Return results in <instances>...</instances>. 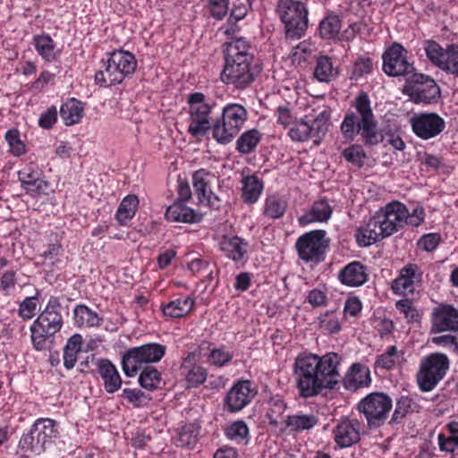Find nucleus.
<instances>
[{
  "label": "nucleus",
  "mask_w": 458,
  "mask_h": 458,
  "mask_svg": "<svg viewBox=\"0 0 458 458\" xmlns=\"http://www.w3.org/2000/svg\"><path fill=\"white\" fill-rule=\"evenodd\" d=\"M342 358L335 352L323 356L299 354L293 364V373L300 395L304 398L318 395L323 389H334L340 383L338 367Z\"/></svg>",
  "instance_id": "1"
},
{
  "label": "nucleus",
  "mask_w": 458,
  "mask_h": 458,
  "mask_svg": "<svg viewBox=\"0 0 458 458\" xmlns=\"http://www.w3.org/2000/svg\"><path fill=\"white\" fill-rule=\"evenodd\" d=\"M353 106L356 112L347 113L341 125L344 138L353 140L356 134H360L365 145L374 146L381 142L383 135L378 129L368 94L360 92Z\"/></svg>",
  "instance_id": "2"
},
{
  "label": "nucleus",
  "mask_w": 458,
  "mask_h": 458,
  "mask_svg": "<svg viewBox=\"0 0 458 458\" xmlns=\"http://www.w3.org/2000/svg\"><path fill=\"white\" fill-rule=\"evenodd\" d=\"M60 307L58 298L52 296L46 309L30 327L31 340L36 350L47 349V340L61 329L63 318L58 312Z\"/></svg>",
  "instance_id": "3"
},
{
  "label": "nucleus",
  "mask_w": 458,
  "mask_h": 458,
  "mask_svg": "<svg viewBox=\"0 0 458 458\" xmlns=\"http://www.w3.org/2000/svg\"><path fill=\"white\" fill-rule=\"evenodd\" d=\"M247 120L246 109L239 104H229L223 108L222 117L213 124V137L222 144L229 143Z\"/></svg>",
  "instance_id": "4"
},
{
  "label": "nucleus",
  "mask_w": 458,
  "mask_h": 458,
  "mask_svg": "<svg viewBox=\"0 0 458 458\" xmlns=\"http://www.w3.org/2000/svg\"><path fill=\"white\" fill-rule=\"evenodd\" d=\"M277 13L285 27V36L300 38L308 28V10L303 3L293 0H280Z\"/></svg>",
  "instance_id": "5"
},
{
  "label": "nucleus",
  "mask_w": 458,
  "mask_h": 458,
  "mask_svg": "<svg viewBox=\"0 0 458 458\" xmlns=\"http://www.w3.org/2000/svg\"><path fill=\"white\" fill-rule=\"evenodd\" d=\"M449 365V359L445 354L434 352L426 356L416 377L420 389L423 392L433 390L445 377Z\"/></svg>",
  "instance_id": "6"
},
{
  "label": "nucleus",
  "mask_w": 458,
  "mask_h": 458,
  "mask_svg": "<svg viewBox=\"0 0 458 458\" xmlns=\"http://www.w3.org/2000/svg\"><path fill=\"white\" fill-rule=\"evenodd\" d=\"M190 125L188 131L194 137L204 136L213 126L209 114L216 106L214 101L210 102L201 92H195L189 96Z\"/></svg>",
  "instance_id": "7"
},
{
  "label": "nucleus",
  "mask_w": 458,
  "mask_h": 458,
  "mask_svg": "<svg viewBox=\"0 0 458 458\" xmlns=\"http://www.w3.org/2000/svg\"><path fill=\"white\" fill-rule=\"evenodd\" d=\"M165 352V345L154 343L131 348L123 355V370L127 377H133L142 364L159 361Z\"/></svg>",
  "instance_id": "8"
},
{
  "label": "nucleus",
  "mask_w": 458,
  "mask_h": 458,
  "mask_svg": "<svg viewBox=\"0 0 458 458\" xmlns=\"http://www.w3.org/2000/svg\"><path fill=\"white\" fill-rule=\"evenodd\" d=\"M323 230H314L300 236L295 243L298 255L305 262L319 263L324 260L329 241Z\"/></svg>",
  "instance_id": "9"
},
{
  "label": "nucleus",
  "mask_w": 458,
  "mask_h": 458,
  "mask_svg": "<svg viewBox=\"0 0 458 458\" xmlns=\"http://www.w3.org/2000/svg\"><path fill=\"white\" fill-rule=\"evenodd\" d=\"M392 408V400L383 393H371L358 404V410L364 414L369 427L380 426L387 418Z\"/></svg>",
  "instance_id": "10"
},
{
  "label": "nucleus",
  "mask_w": 458,
  "mask_h": 458,
  "mask_svg": "<svg viewBox=\"0 0 458 458\" xmlns=\"http://www.w3.org/2000/svg\"><path fill=\"white\" fill-rule=\"evenodd\" d=\"M260 72L261 67L259 64H227L224 66L220 79L224 83L237 89H245L254 82Z\"/></svg>",
  "instance_id": "11"
},
{
  "label": "nucleus",
  "mask_w": 458,
  "mask_h": 458,
  "mask_svg": "<svg viewBox=\"0 0 458 458\" xmlns=\"http://www.w3.org/2000/svg\"><path fill=\"white\" fill-rule=\"evenodd\" d=\"M383 71L389 76L414 74V67L407 61L406 51L399 43H394L382 55Z\"/></svg>",
  "instance_id": "12"
},
{
  "label": "nucleus",
  "mask_w": 458,
  "mask_h": 458,
  "mask_svg": "<svg viewBox=\"0 0 458 458\" xmlns=\"http://www.w3.org/2000/svg\"><path fill=\"white\" fill-rule=\"evenodd\" d=\"M412 131L422 140L439 135L445 128V120L436 113H420L410 118Z\"/></svg>",
  "instance_id": "13"
},
{
  "label": "nucleus",
  "mask_w": 458,
  "mask_h": 458,
  "mask_svg": "<svg viewBox=\"0 0 458 458\" xmlns=\"http://www.w3.org/2000/svg\"><path fill=\"white\" fill-rule=\"evenodd\" d=\"M412 81L416 84L411 90L410 98L416 103H437L441 97L440 88L436 81L421 73H414Z\"/></svg>",
  "instance_id": "14"
},
{
  "label": "nucleus",
  "mask_w": 458,
  "mask_h": 458,
  "mask_svg": "<svg viewBox=\"0 0 458 458\" xmlns=\"http://www.w3.org/2000/svg\"><path fill=\"white\" fill-rule=\"evenodd\" d=\"M431 323V333L458 332V310L451 304L441 303L433 309Z\"/></svg>",
  "instance_id": "15"
},
{
  "label": "nucleus",
  "mask_w": 458,
  "mask_h": 458,
  "mask_svg": "<svg viewBox=\"0 0 458 458\" xmlns=\"http://www.w3.org/2000/svg\"><path fill=\"white\" fill-rule=\"evenodd\" d=\"M255 394L250 380L238 381L225 396V409L229 412L239 411L250 403Z\"/></svg>",
  "instance_id": "16"
},
{
  "label": "nucleus",
  "mask_w": 458,
  "mask_h": 458,
  "mask_svg": "<svg viewBox=\"0 0 458 458\" xmlns=\"http://www.w3.org/2000/svg\"><path fill=\"white\" fill-rule=\"evenodd\" d=\"M382 225L390 236L407 223L408 209L405 205L399 202L387 204L385 211L377 214Z\"/></svg>",
  "instance_id": "17"
},
{
  "label": "nucleus",
  "mask_w": 458,
  "mask_h": 458,
  "mask_svg": "<svg viewBox=\"0 0 458 458\" xmlns=\"http://www.w3.org/2000/svg\"><path fill=\"white\" fill-rule=\"evenodd\" d=\"M225 65L252 64L254 55L250 53V46L243 38H235L225 45Z\"/></svg>",
  "instance_id": "18"
},
{
  "label": "nucleus",
  "mask_w": 458,
  "mask_h": 458,
  "mask_svg": "<svg viewBox=\"0 0 458 458\" xmlns=\"http://www.w3.org/2000/svg\"><path fill=\"white\" fill-rule=\"evenodd\" d=\"M388 237L385 227L378 216H375L369 220L365 227L359 228L356 233V240L360 246L367 247Z\"/></svg>",
  "instance_id": "19"
},
{
  "label": "nucleus",
  "mask_w": 458,
  "mask_h": 458,
  "mask_svg": "<svg viewBox=\"0 0 458 458\" xmlns=\"http://www.w3.org/2000/svg\"><path fill=\"white\" fill-rule=\"evenodd\" d=\"M209 175L210 173L205 169L196 171L192 176L193 188L200 203H207L214 208H218L219 205L216 202L218 203L219 199L211 191H208V181L207 177Z\"/></svg>",
  "instance_id": "20"
},
{
  "label": "nucleus",
  "mask_w": 458,
  "mask_h": 458,
  "mask_svg": "<svg viewBox=\"0 0 458 458\" xmlns=\"http://www.w3.org/2000/svg\"><path fill=\"white\" fill-rule=\"evenodd\" d=\"M165 217L168 221L194 224L202 219V216L196 213L192 208L187 207L182 201H174L169 206L165 212Z\"/></svg>",
  "instance_id": "21"
},
{
  "label": "nucleus",
  "mask_w": 458,
  "mask_h": 458,
  "mask_svg": "<svg viewBox=\"0 0 458 458\" xmlns=\"http://www.w3.org/2000/svg\"><path fill=\"white\" fill-rule=\"evenodd\" d=\"M98 372L104 381V386L107 393L113 394L121 387V377L115 366L109 360L101 359L98 361Z\"/></svg>",
  "instance_id": "22"
},
{
  "label": "nucleus",
  "mask_w": 458,
  "mask_h": 458,
  "mask_svg": "<svg viewBox=\"0 0 458 458\" xmlns=\"http://www.w3.org/2000/svg\"><path fill=\"white\" fill-rule=\"evenodd\" d=\"M338 278L343 284L360 286L368 279L366 267L359 261H353L345 266L339 273Z\"/></svg>",
  "instance_id": "23"
},
{
  "label": "nucleus",
  "mask_w": 458,
  "mask_h": 458,
  "mask_svg": "<svg viewBox=\"0 0 458 458\" xmlns=\"http://www.w3.org/2000/svg\"><path fill=\"white\" fill-rule=\"evenodd\" d=\"M334 433L335 440L340 447H349L357 443L360 438L359 429L348 419L339 422Z\"/></svg>",
  "instance_id": "24"
},
{
  "label": "nucleus",
  "mask_w": 458,
  "mask_h": 458,
  "mask_svg": "<svg viewBox=\"0 0 458 458\" xmlns=\"http://www.w3.org/2000/svg\"><path fill=\"white\" fill-rule=\"evenodd\" d=\"M194 359L195 355L190 353L181 366V373L185 376L189 386H198L207 378L206 369L199 365L193 364Z\"/></svg>",
  "instance_id": "25"
},
{
  "label": "nucleus",
  "mask_w": 458,
  "mask_h": 458,
  "mask_svg": "<svg viewBox=\"0 0 458 458\" xmlns=\"http://www.w3.org/2000/svg\"><path fill=\"white\" fill-rule=\"evenodd\" d=\"M417 269L418 267L415 264H409L404 267L401 270L400 276L392 284L393 291L403 295L413 293V284Z\"/></svg>",
  "instance_id": "26"
},
{
  "label": "nucleus",
  "mask_w": 458,
  "mask_h": 458,
  "mask_svg": "<svg viewBox=\"0 0 458 458\" xmlns=\"http://www.w3.org/2000/svg\"><path fill=\"white\" fill-rule=\"evenodd\" d=\"M369 383L370 374L369 369L358 363L352 366L351 371L344 378L345 388L352 391L368 386Z\"/></svg>",
  "instance_id": "27"
},
{
  "label": "nucleus",
  "mask_w": 458,
  "mask_h": 458,
  "mask_svg": "<svg viewBox=\"0 0 458 458\" xmlns=\"http://www.w3.org/2000/svg\"><path fill=\"white\" fill-rule=\"evenodd\" d=\"M332 214V209L327 200H319L314 203L310 212L302 215L299 221L301 225H307L313 222L327 221Z\"/></svg>",
  "instance_id": "28"
},
{
  "label": "nucleus",
  "mask_w": 458,
  "mask_h": 458,
  "mask_svg": "<svg viewBox=\"0 0 458 458\" xmlns=\"http://www.w3.org/2000/svg\"><path fill=\"white\" fill-rule=\"evenodd\" d=\"M194 301L191 297H183L172 301L162 307L165 316L177 318L186 316L192 309Z\"/></svg>",
  "instance_id": "29"
},
{
  "label": "nucleus",
  "mask_w": 458,
  "mask_h": 458,
  "mask_svg": "<svg viewBox=\"0 0 458 458\" xmlns=\"http://www.w3.org/2000/svg\"><path fill=\"white\" fill-rule=\"evenodd\" d=\"M123 80L122 72L117 70L110 57L106 61L105 70H100L95 74V81L105 87L121 83Z\"/></svg>",
  "instance_id": "30"
},
{
  "label": "nucleus",
  "mask_w": 458,
  "mask_h": 458,
  "mask_svg": "<svg viewBox=\"0 0 458 458\" xmlns=\"http://www.w3.org/2000/svg\"><path fill=\"white\" fill-rule=\"evenodd\" d=\"M60 115L66 125H73L79 123L83 115L81 102L75 98L70 99L61 106Z\"/></svg>",
  "instance_id": "31"
},
{
  "label": "nucleus",
  "mask_w": 458,
  "mask_h": 458,
  "mask_svg": "<svg viewBox=\"0 0 458 458\" xmlns=\"http://www.w3.org/2000/svg\"><path fill=\"white\" fill-rule=\"evenodd\" d=\"M110 58L123 78L132 73L136 68V60L129 52L114 51L110 55Z\"/></svg>",
  "instance_id": "32"
},
{
  "label": "nucleus",
  "mask_w": 458,
  "mask_h": 458,
  "mask_svg": "<svg viewBox=\"0 0 458 458\" xmlns=\"http://www.w3.org/2000/svg\"><path fill=\"white\" fill-rule=\"evenodd\" d=\"M82 337L79 334L72 335L64 349V365L71 369L77 361V354L81 349Z\"/></svg>",
  "instance_id": "33"
},
{
  "label": "nucleus",
  "mask_w": 458,
  "mask_h": 458,
  "mask_svg": "<svg viewBox=\"0 0 458 458\" xmlns=\"http://www.w3.org/2000/svg\"><path fill=\"white\" fill-rule=\"evenodd\" d=\"M32 434H35L38 438L40 437L42 443L46 445L56 437V430L55 428V421L50 419H38L31 428Z\"/></svg>",
  "instance_id": "34"
},
{
  "label": "nucleus",
  "mask_w": 458,
  "mask_h": 458,
  "mask_svg": "<svg viewBox=\"0 0 458 458\" xmlns=\"http://www.w3.org/2000/svg\"><path fill=\"white\" fill-rule=\"evenodd\" d=\"M242 199L247 203H254L259 198L263 185L257 176H246L242 179Z\"/></svg>",
  "instance_id": "35"
},
{
  "label": "nucleus",
  "mask_w": 458,
  "mask_h": 458,
  "mask_svg": "<svg viewBox=\"0 0 458 458\" xmlns=\"http://www.w3.org/2000/svg\"><path fill=\"white\" fill-rule=\"evenodd\" d=\"M330 114L327 112H321L310 123L311 139L314 144L318 145L322 138L326 135L329 126Z\"/></svg>",
  "instance_id": "36"
},
{
  "label": "nucleus",
  "mask_w": 458,
  "mask_h": 458,
  "mask_svg": "<svg viewBox=\"0 0 458 458\" xmlns=\"http://www.w3.org/2000/svg\"><path fill=\"white\" fill-rule=\"evenodd\" d=\"M286 426L295 431L312 428L317 423L318 419L313 414H296L286 417Z\"/></svg>",
  "instance_id": "37"
},
{
  "label": "nucleus",
  "mask_w": 458,
  "mask_h": 458,
  "mask_svg": "<svg viewBox=\"0 0 458 458\" xmlns=\"http://www.w3.org/2000/svg\"><path fill=\"white\" fill-rule=\"evenodd\" d=\"M138 205L139 199L135 195H129L125 197L118 208L116 219L121 224L126 223L134 216Z\"/></svg>",
  "instance_id": "38"
},
{
  "label": "nucleus",
  "mask_w": 458,
  "mask_h": 458,
  "mask_svg": "<svg viewBox=\"0 0 458 458\" xmlns=\"http://www.w3.org/2000/svg\"><path fill=\"white\" fill-rule=\"evenodd\" d=\"M260 138V132L256 129L245 131L237 140V150L242 154L250 153L259 142Z\"/></svg>",
  "instance_id": "39"
},
{
  "label": "nucleus",
  "mask_w": 458,
  "mask_h": 458,
  "mask_svg": "<svg viewBox=\"0 0 458 458\" xmlns=\"http://www.w3.org/2000/svg\"><path fill=\"white\" fill-rule=\"evenodd\" d=\"M74 318L79 326L98 327L101 318L85 305H78L74 309Z\"/></svg>",
  "instance_id": "40"
},
{
  "label": "nucleus",
  "mask_w": 458,
  "mask_h": 458,
  "mask_svg": "<svg viewBox=\"0 0 458 458\" xmlns=\"http://www.w3.org/2000/svg\"><path fill=\"white\" fill-rule=\"evenodd\" d=\"M425 51L427 57L431 61L432 64L442 69L445 59H446L449 54V45L445 49L436 41L428 40L426 42Z\"/></svg>",
  "instance_id": "41"
},
{
  "label": "nucleus",
  "mask_w": 458,
  "mask_h": 458,
  "mask_svg": "<svg viewBox=\"0 0 458 458\" xmlns=\"http://www.w3.org/2000/svg\"><path fill=\"white\" fill-rule=\"evenodd\" d=\"M242 240L237 236L225 240L221 243V250L226 253V256L234 261L242 259L246 250L242 247Z\"/></svg>",
  "instance_id": "42"
},
{
  "label": "nucleus",
  "mask_w": 458,
  "mask_h": 458,
  "mask_svg": "<svg viewBox=\"0 0 458 458\" xmlns=\"http://www.w3.org/2000/svg\"><path fill=\"white\" fill-rule=\"evenodd\" d=\"M286 208L287 203L285 200L276 196H270L266 199L264 215L276 219L284 214Z\"/></svg>",
  "instance_id": "43"
},
{
  "label": "nucleus",
  "mask_w": 458,
  "mask_h": 458,
  "mask_svg": "<svg viewBox=\"0 0 458 458\" xmlns=\"http://www.w3.org/2000/svg\"><path fill=\"white\" fill-rule=\"evenodd\" d=\"M335 75L332 62L327 56H320L317 61L314 76L319 81L327 82Z\"/></svg>",
  "instance_id": "44"
},
{
  "label": "nucleus",
  "mask_w": 458,
  "mask_h": 458,
  "mask_svg": "<svg viewBox=\"0 0 458 458\" xmlns=\"http://www.w3.org/2000/svg\"><path fill=\"white\" fill-rule=\"evenodd\" d=\"M160 381V373L153 367L145 368L139 377L140 386L149 391L157 388Z\"/></svg>",
  "instance_id": "45"
},
{
  "label": "nucleus",
  "mask_w": 458,
  "mask_h": 458,
  "mask_svg": "<svg viewBox=\"0 0 458 458\" xmlns=\"http://www.w3.org/2000/svg\"><path fill=\"white\" fill-rule=\"evenodd\" d=\"M341 21L336 15H329L319 24V32L324 38H334L339 33Z\"/></svg>",
  "instance_id": "46"
},
{
  "label": "nucleus",
  "mask_w": 458,
  "mask_h": 458,
  "mask_svg": "<svg viewBox=\"0 0 458 458\" xmlns=\"http://www.w3.org/2000/svg\"><path fill=\"white\" fill-rule=\"evenodd\" d=\"M19 446L24 451H30L37 454H40L47 447V445L42 443L40 437L38 438L35 434H32L31 429L28 434L21 437Z\"/></svg>",
  "instance_id": "47"
},
{
  "label": "nucleus",
  "mask_w": 458,
  "mask_h": 458,
  "mask_svg": "<svg viewBox=\"0 0 458 458\" xmlns=\"http://www.w3.org/2000/svg\"><path fill=\"white\" fill-rule=\"evenodd\" d=\"M288 135L293 140L301 142L311 139L310 123L302 119L294 121L289 130Z\"/></svg>",
  "instance_id": "48"
},
{
  "label": "nucleus",
  "mask_w": 458,
  "mask_h": 458,
  "mask_svg": "<svg viewBox=\"0 0 458 458\" xmlns=\"http://www.w3.org/2000/svg\"><path fill=\"white\" fill-rule=\"evenodd\" d=\"M35 47L38 53L46 60L52 61L55 59L53 40L49 36H38L34 38Z\"/></svg>",
  "instance_id": "49"
},
{
  "label": "nucleus",
  "mask_w": 458,
  "mask_h": 458,
  "mask_svg": "<svg viewBox=\"0 0 458 458\" xmlns=\"http://www.w3.org/2000/svg\"><path fill=\"white\" fill-rule=\"evenodd\" d=\"M5 140L13 155L20 157L26 153V146L20 138V132L16 129H11L5 133Z\"/></svg>",
  "instance_id": "50"
},
{
  "label": "nucleus",
  "mask_w": 458,
  "mask_h": 458,
  "mask_svg": "<svg viewBox=\"0 0 458 458\" xmlns=\"http://www.w3.org/2000/svg\"><path fill=\"white\" fill-rule=\"evenodd\" d=\"M344 157L353 165L360 168L367 157L365 151L360 145H352L343 151Z\"/></svg>",
  "instance_id": "51"
},
{
  "label": "nucleus",
  "mask_w": 458,
  "mask_h": 458,
  "mask_svg": "<svg viewBox=\"0 0 458 458\" xmlns=\"http://www.w3.org/2000/svg\"><path fill=\"white\" fill-rule=\"evenodd\" d=\"M373 70V62L369 56L359 57L354 64L352 72V79H358L363 75L369 74Z\"/></svg>",
  "instance_id": "52"
},
{
  "label": "nucleus",
  "mask_w": 458,
  "mask_h": 458,
  "mask_svg": "<svg viewBox=\"0 0 458 458\" xmlns=\"http://www.w3.org/2000/svg\"><path fill=\"white\" fill-rule=\"evenodd\" d=\"M441 70L450 72L458 77V45H449V54Z\"/></svg>",
  "instance_id": "53"
},
{
  "label": "nucleus",
  "mask_w": 458,
  "mask_h": 458,
  "mask_svg": "<svg viewBox=\"0 0 458 458\" xmlns=\"http://www.w3.org/2000/svg\"><path fill=\"white\" fill-rule=\"evenodd\" d=\"M225 434L232 440L242 441L249 435V428L245 422L239 420L232 423L226 429Z\"/></svg>",
  "instance_id": "54"
},
{
  "label": "nucleus",
  "mask_w": 458,
  "mask_h": 458,
  "mask_svg": "<svg viewBox=\"0 0 458 458\" xmlns=\"http://www.w3.org/2000/svg\"><path fill=\"white\" fill-rule=\"evenodd\" d=\"M411 411V399L401 397L396 404L392 416V422L399 423Z\"/></svg>",
  "instance_id": "55"
},
{
  "label": "nucleus",
  "mask_w": 458,
  "mask_h": 458,
  "mask_svg": "<svg viewBox=\"0 0 458 458\" xmlns=\"http://www.w3.org/2000/svg\"><path fill=\"white\" fill-rule=\"evenodd\" d=\"M320 327L332 333H337L341 329V325L335 312H327L321 317L319 321Z\"/></svg>",
  "instance_id": "56"
},
{
  "label": "nucleus",
  "mask_w": 458,
  "mask_h": 458,
  "mask_svg": "<svg viewBox=\"0 0 458 458\" xmlns=\"http://www.w3.org/2000/svg\"><path fill=\"white\" fill-rule=\"evenodd\" d=\"M286 408L284 401L278 397L271 398L269 401V411L267 416L270 419V423L277 424V419L281 416Z\"/></svg>",
  "instance_id": "57"
},
{
  "label": "nucleus",
  "mask_w": 458,
  "mask_h": 458,
  "mask_svg": "<svg viewBox=\"0 0 458 458\" xmlns=\"http://www.w3.org/2000/svg\"><path fill=\"white\" fill-rule=\"evenodd\" d=\"M397 357V349L394 345L390 346L387 351L380 355L377 360V365L383 369H391L395 364Z\"/></svg>",
  "instance_id": "58"
},
{
  "label": "nucleus",
  "mask_w": 458,
  "mask_h": 458,
  "mask_svg": "<svg viewBox=\"0 0 458 458\" xmlns=\"http://www.w3.org/2000/svg\"><path fill=\"white\" fill-rule=\"evenodd\" d=\"M440 235L437 233H428L423 235L418 242V246L428 252L437 249L440 242Z\"/></svg>",
  "instance_id": "59"
},
{
  "label": "nucleus",
  "mask_w": 458,
  "mask_h": 458,
  "mask_svg": "<svg viewBox=\"0 0 458 458\" xmlns=\"http://www.w3.org/2000/svg\"><path fill=\"white\" fill-rule=\"evenodd\" d=\"M210 13L216 20H222L228 11V0H210Z\"/></svg>",
  "instance_id": "60"
},
{
  "label": "nucleus",
  "mask_w": 458,
  "mask_h": 458,
  "mask_svg": "<svg viewBox=\"0 0 458 458\" xmlns=\"http://www.w3.org/2000/svg\"><path fill=\"white\" fill-rule=\"evenodd\" d=\"M37 304L35 297H27L20 305L19 313L24 319L31 318L35 314Z\"/></svg>",
  "instance_id": "61"
},
{
  "label": "nucleus",
  "mask_w": 458,
  "mask_h": 458,
  "mask_svg": "<svg viewBox=\"0 0 458 458\" xmlns=\"http://www.w3.org/2000/svg\"><path fill=\"white\" fill-rule=\"evenodd\" d=\"M209 358L214 365L223 366L232 360V355L221 349H215L210 353Z\"/></svg>",
  "instance_id": "62"
},
{
  "label": "nucleus",
  "mask_w": 458,
  "mask_h": 458,
  "mask_svg": "<svg viewBox=\"0 0 458 458\" xmlns=\"http://www.w3.org/2000/svg\"><path fill=\"white\" fill-rule=\"evenodd\" d=\"M57 118V112L55 107L48 109L46 113L42 114L38 123L42 128L50 129L55 123Z\"/></svg>",
  "instance_id": "63"
},
{
  "label": "nucleus",
  "mask_w": 458,
  "mask_h": 458,
  "mask_svg": "<svg viewBox=\"0 0 458 458\" xmlns=\"http://www.w3.org/2000/svg\"><path fill=\"white\" fill-rule=\"evenodd\" d=\"M122 396L127 399L130 403H133L135 406H139L141 400L146 397L141 390L129 388L123 389Z\"/></svg>",
  "instance_id": "64"
}]
</instances>
